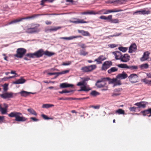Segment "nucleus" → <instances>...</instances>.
<instances>
[{"mask_svg":"<svg viewBox=\"0 0 151 151\" xmlns=\"http://www.w3.org/2000/svg\"><path fill=\"white\" fill-rule=\"evenodd\" d=\"M55 54L52 52H49L47 50L44 51L42 49H40L33 53H29L26 54V56L30 58H39L42 56L44 55L47 57H50Z\"/></svg>","mask_w":151,"mask_h":151,"instance_id":"nucleus-1","label":"nucleus"},{"mask_svg":"<svg viewBox=\"0 0 151 151\" xmlns=\"http://www.w3.org/2000/svg\"><path fill=\"white\" fill-rule=\"evenodd\" d=\"M104 11H106V12H104L103 13L104 14H107L109 13L112 12H116L123 11V10L118 9H115L114 10H106L103 9L100 10L99 12H96L93 11H87L86 12H82L81 13V14L85 15V14H89V15H95L96 14H100V12H103Z\"/></svg>","mask_w":151,"mask_h":151,"instance_id":"nucleus-2","label":"nucleus"},{"mask_svg":"<svg viewBox=\"0 0 151 151\" xmlns=\"http://www.w3.org/2000/svg\"><path fill=\"white\" fill-rule=\"evenodd\" d=\"M10 117H15V121L17 122H24L27 120V119L22 116V114L19 112L13 111L8 114Z\"/></svg>","mask_w":151,"mask_h":151,"instance_id":"nucleus-3","label":"nucleus"},{"mask_svg":"<svg viewBox=\"0 0 151 151\" xmlns=\"http://www.w3.org/2000/svg\"><path fill=\"white\" fill-rule=\"evenodd\" d=\"M26 52V50L24 48H20L17 49V53L14 56L17 58H22Z\"/></svg>","mask_w":151,"mask_h":151,"instance_id":"nucleus-4","label":"nucleus"},{"mask_svg":"<svg viewBox=\"0 0 151 151\" xmlns=\"http://www.w3.org/2000/svg\"><path fill=\"white\" fill-rule=\"evenodd\" d=\"M97 67L96 65H92L89 66L82 67L81 70L84 72H90L95 69Z\"/></svg>","mask_w":151,"mask_h":151,"instance_id":"nucleus-5","label":"nucleus"},{"mask_svg":"<svg viewBox=\"0 0 151 151\" xmlns=\"http://www.w3.org/2000/svg\"><path fill=\"white\" fill-rule=\"evenodd\" d=\"M107 81L106 78H101V80H98L95 84V85L98 88H103L106 85Z\"/></svg>","mask_w":151,"mask_h":151,"instance_id":"nucleus-6","label":"nucleus"},{"mask_svg":"<svg viewBox=\"0 0 151 151\" xmlns=\"http://www.w3.org/2000/svg\"><path fill=\"white\" fill-rule=\"evenodd\" d=\"M129 81L132 83H136L138 82V77L136 74L133 73L131 74L129 77Z\"/></svg>","mask_w":151,"mask_h":151,"instance_id":"nucleus-7","label":"nucleus"},{"mask_svg":"<svg viewBox=\"0 0 151 151\" xmlns=\"http://www.w3.org/2000/svg\"><path fill=\"white\" fill-rule=\"evenodd\" d=\"M39 26H32L31 27L28 28L26 31V32L28 33H33L37 32H39V30L38 29Z\"/></svg>","mask_w":151,"mask_h":151,"instance_id":"nucleus-8","label":"nucleus"},{"mask_svg":"<svg viewBox=\"0 0 151 151\" xmlns=\"http://www.w3.org/2000/svg\"><path fill=\"white\" fill-rule=\"evenodd\" d=\"M112 65L111 61H106L104 63L101 67L103 70H106Z\"/></svg>","mask_w":151,"mask_h":151,"instance_id":"nucleus-9","label":"nucleus"},{"mask_svg":"<svg viewBox=\"0 0 151 151\" xmlns=\"http://www.w3.org/2000/svg\"><path fill=\"white\" fill-rule=\"evenodd\" d=\"M70 22L77 24L80 23H87L88 22L84 21L83 19H79L74 18L70 20Z\"/></svg>","mask_w":151,"mask_h":151,"instance_id":"nucleus-10","label":"nucleus"},{"mask_svg":"<svg viewBox=\"0 0 151 151\" xmlns=\"http://www.w3.org/2000/svg\"><path fill=\"white\" fill-rule=\"evenodd\" d=\"M122 90V88L115 89L114 91V92L111 94L112 96L115 97L120 95L121 92Z\"/></svg>","mask_w":151,"mask_h":151,"instance_id":"nucleus-11","label":"nucleus"},{"mask_svg":"<svg viewBox=\"0 0 151 151\" xmlns=\"http://www.w3.org/2000/svg\"><path fill=\"white\" fill-rule=\"evenodd\" d=\"M13 93L12 92H6L5 93L0 94V96L4 99L11 98L13 97Z\"/></svg>","mask_w":151,"mask_h":151,"instance_id":"nucleus-12","label":"nucleus"},{"mask_svg":"<svg viewBox=\"0 0 151 151\" xmlns=\"http://www.w3.org/2000/svg\"><path fill=\"white\" fill-rule=\"evenodd\" d=\"M130 56L128 54H125L122 55L120 60L122 62H127L130 60Z\"/></svg>","mask_w":151,"mask_h":151,"instance_id":"nucleus-13","label":"nucleus"},{"mask_svg":"<svg viewBox=\"0 0 151 151\" xmlns=\"http://www.w3.org/2000/svg\"><path fill=\"white\" fill-rule=\"evenodd\" d=\"M112 54L115 56V58L116 60H120L122 55V53L119 51H116L112 52Z\"/></svg>","mask_w":151,"mask_h":151,"instance_id":"nucleus-14","label":"nucleus"},{"mask_svg":"<svg viewBox=\"0 0 151 151\" xmlns=\"http://www.w3.org/2000/svg\"><path fill=\"white\" fill-rule=\"evenodd\" d=\"M106 59V58L103 55L99 56L97 58L95 59L94 61L96 62L97 64H100L102 63V61Z\"/></svg>","mask_w":151,"mask_h":151,"instance_id":"nucleus-15","label":"nucleus"},{"mask_svg":"<svg viewBox=\"0 0 151 151\" xmlns=\"http://www.w3.org/2000/svg\"><path fill=\"white\" fill-rule=\"evenodd\" d=\"M147 104V103L145 101H141L139 102H137L134 104V105L138 106V108H145L146 106V105Z\"/></svg>","mask_w":151,"mask_h":151,"instance_id":"nucleus-16","label":"nucleus"},{"mask_svg":"<svg viewBox=\"0 0 151 151\" xmlns=\"http://www.w3.org/2000/svg\"><path fill=\"white\" fill-rule=\"evenodd\" d=\"M81 78L82 81L81 82H78L77 84V86H81L84 84H86L87 83L86 82L90 80V78L88 77L83 78Z\"/></svg>","mask_w":151,"mask_h":151,"instance_id":"nucleus-17","label":"nucleus"},{"mask_svg":"<svg viewBox=\"0 0 151 151\" xmlns=\"http://www.w3.org/2000/svg\"><path fill=\"white\" fill-rule=\"evenodd\" d=\"M150 52L148 51L145 52L142 57L141 58V60L142 61H145L147 60L149 58Z\"/></svg>","mask_w":151,"mask_h":151,"instance_id":"nucleus-18","label":"nucleus"},{"mask_svg":"<svg viewBox=\"0 0 151 151\" xmlns=\"http://www.w3.org/2000/svg\"><path fill=\"white\" fill-rule=\"evenodd\" d=\"M127 77V74L124 72L123 71L122 73L118 74L116 76V78L120 79H123L126 78Z\"/></svg>","mask_w":151,"mask_h":151,"instance_id":"nucleus-19","label":"nucleus"},{"mask_svg":"<svg viewBox=\"0 0 151 151\" xmlns=\"http://www.w3.org/2000/svg\"><path fill=\"white\" fill-rule=\"evenodd\" d=\"M137 47L136 44L134 43L131 44L129 48V53H132L134 52L137 50Z\"/></svg>","mask_w":151,"mask_h":151,"instance_id":"nucleus-20","label":"nucleus"},{"mask_svg":"<svg viewBox=\"0 0 151 151\" xmlns=\"http://www.w3.org/2000/svg\"><path fill=\"white\" fill-rule=\"evenodd\" d=\"M73 86V84H68L66 83H61L60 85V88H63L69 87H72Z\"/></svg>","mask_w":151,"mask_h":151,"instance_id":"nucleus-21","label":"nucleus"},{"mask_svg":"<svg viewBox=\"0 0 151 151\" xmlns=\"http://www.w3.org/2000/svg\"><path fill=\"white\" fill-rule=\"evenodd\" d=\"M78 33L81 34L83 36H90L91 35L88 32L84 30H78Z\"/></svg>","mask_w":151,"mask_h":151,"instance_id":"nucleus-22","label":"nucleus"},{"mask_svg":"<svg viewBox=\"0 0 151 151\" xmlns=\"http://www.w3.org/2000/svg\"><path fill=\"white\" fill-rule=\"evenodd\" d=\"M81 36H70L69 37H60V39H64V40H72L73 39L76 38L78 37H81Z\"/></svg>","mask_w":151,"mask_h":151,"instance_id":"nucleus-23","label":"nucleus"},{"mask_svg":"<svg viewBox=\"0 0 151 151\" xmlns=\"http://www.w3.org/2000/svg\"><path fill=\"white\" fill-rule=\"evenodd\" d=\"M125 0H114L113 5L115 6H118L124 4L123 2L125 1Z\"/></svg>","mask_w":151,"mask_h":151,"instance_id":"nucleus-24","label":"nucleus"},{"mask_svg":"<svg viewBox=\"0 0 151 151\" xmlns=\"http://www.w3.org/2000/svg\"><path fill=\"white\" fill-rule=\"evenodd\" d=\"M26 81L22 78L19 79L17 80L14 82L13 83L14 84H20L24 83Z\"/></svg>","mask_w":151,"mask_h":151,"instance_id":"nucleus-25","label":"nucleus"},{"mask_svg":"<svg viewBox=\"0 0 151 151\" xmlns=\"http://www.w3.org/2000/svg\"><path fill=\"white\" fill-rule=\"evenodd\" d=\"M23 19H24V18L14 19L9 22L7 25H9L18 22L22 21Z\"/></svg>","mask_w":151,"mask_h":151,"instance_id":"nucleus-26","label":"nucleus"},{"mask_svg":"<svg viewBox=\"0 0 151 151\" xmlns=\"http://www.w3.org/2000/svg\"><path fill=\"white\" fill-rule=\"evenodd\" d=\"M47 14H45V15H47ZM44 14H35L32 15V16H29L25 17H24V19H33L35 18L36 17H37L42 15H44Z\"/></svg>","mask_w":151,"mask_h":151,"instance_id":"nucleus-27","label":"nucleus"},{"mask_svg":"<svg viewBox=\"0 0 151 151\" xmlns=\"http://www.w3.org/2000/svg\"><path fill=\"white\" fill-rule=\"evenodd\" d=\"M54 105L52 104H44L42 106V108H43L48 109L54 106Z\"/></svg>","mask_w":151,"mask_h":151,"instance_id":"nucleus-28","label":"nucleus"},{"mask_svg":"<svg viewBox=\"0 0 151 151\" xmlns=\"http://www.w3.org/2000/svg\"><path fill=\"white\" fill-rule=\"evenodd\" d=\"M22 96L26 97L29 95V93L25 91H23L19 93Z\"/></svg>","mask_w":151,"mask_h":151,"instance_id":"nucleus-29","label":"nucleus"},{"mask_svg":"<svg viewBox=\"0 0 151 151\" xmlns=\"http://www.w3.org/2000/svg\"><path fill=\"white\" fill-rule=\"evenodd\" d=\"M69 72V70H65L63 71L60 72H55V75H56V76L55 77V78H56L57 76H58L62 74H65L68 73Z\"/></svg>","mask_w":151,"mask_h":151,"instance_id":"nucleus-30","label":"nucleus"},{"mask_svg":"<svg viewBox=\"0 0 151 151\" xmlns=\"http://www.w3.org/2000/svg\"><path fill=\"white\" fill-rule=\"evenodd\" d=\"M86 84H84L83 85V86H81V90L85 91H88L91 90V89L89 87L87 86L86 85Z\"/></svg>","mask_w":151,"mask_h":151,"instance_id":"nucleus-31","label":"nucleus"},{"mask_svg":"<svg viewBox=\"0 0 151 151\" xmlns=\"http://www.w3.org/2000/svg\"><path fill=\"white\" fill-rule=\"evenodd\" d=\"M27 111L31 114L37 116V114L36 112L32 108H30L27 109Z\"/></svg>","mask_w":151,"mask_h":151,"instance_id":"nucleus-32","label":"nucleus"},{"mask_svg":"<svg viewBox=\"0 0 151 151\" xmlns=\"http://www.w3.org/2000/svg\"><path fill=\"white\" fill-rule=\"evenodd\" d=\"M118 68L116 67H113L111 68L110 69L108 70L109 73H111L117 71Z\"/></svg>","mask_w":151,"mask_h":151,"instance_id":"nucleus-33","label":"nucleus"},{"mask_svg":"<svg viewBox=\"0 0 151 151\" xmlns=\"http://www.w3.org/2000/svg\"><path fill=\"white\" fill-rule=\"evenodd\" d=\"M115 113L118 114H124L125 111L124 110L122 109H120L116 111Z\"/></svg>","mask_w":151,"mask_h":151,"instance_id":"nucleus-34","label":"nucleus"},{"mask_svg":"<svg viewBox=\"0 0 151 151\" xmlns=\"http://www.w3.org/2000/svg\"><path fill=\"white\" fill-rule=\"evenodd\" d=\"M7 109L4 108L2 107V106L0 108V112L2 114H7Z\"/></svg>","mask_w":151,"mask_h":151,"instance_id":"nucleus-35","label":"nucleus"},{"mask_svg":"<svg viewBox=\"0 0 151 151\" xmlns=\"http://www.w3.org/2000/svg\"><path fill=\"white\" fill-rule=\"evenodd\" d=\"M139 67L141 69H147L149 68V65L147 63H146L140 65Z\"/></svg>","mask_w":151,"mask_h":151,"instance_id":"nucleus-36","label":"nucleus"},{"mask_svg":"<svg viewBox=\"0 0 151 151\" xmlns=\"http://www.w3.org/2000/svg\"><path fill=\"white\" fill-rule=\"evenodd\" d=\"M106 79L107 81H109L110 83H115V82L116 81L117 78H113L111 79L109 78H106Z\"/></svg>","mask_w":151,"mask_h":151,"instance_id":"nucleus-37","label":"nucleus"},{"mask_svg":"<svg viewBox=\"0 0 151 151\" xmlns=\"http://www.w3.org/2000/svg\"><path fill=\"white\" fill-rule=\"evenodd\" d=\"M117 66L120 68L128 69V65L126 64H118Z\"/></svg>","mask_w":151,"mask_h":151,"instance_id":"nucleus-38","label":"nucleus"},{"mask_svg":"<svg viewBox=\"0 0 151 151\" xmlns=\"http://www.w3.org/2000/svg\"><path fill=\"white\" fill-rule=\"evenodd\" d=\"M75 99H73V98L72 97H65V98H59L58 99L59 100H74Z\"/></svg>","mask_w":151,"mask_h":151,"instance_id":"nucleus-39","label":"nucleus"},{"mask_svg":"<svg viewBox=\"0 0 151 151\" xmlns=\"http://www.w3.org/2000/svg\"><path fill=\"white\" fill-rule=\"evenodd\" d=\"M142 81L146 84L151 85V80H149L146 78H145L142 80Z\"/></svg>","mask_w":151,"mask_h":151,"instance_id":"nucleus-40","label":"nucleus"},{"mask_svg":"<svg viewBox=\"0 0 151 151\" xmlns=\"http://www.w3.org/2000/svg\"><path fill=\"white\" fill-rule=\"evenodd\" d=\"M91 95L93 96H96L99 95V93L95 91H92L90 93Z\"/></svg>","mask_w":151,"mask_h":151,"instance_id":"nucleus-41","label":"nucleus"},{"mask_svg":"<svg viewBox=\"0 0 151 151\" xmlns=\"http://www.w3.org/2000/svg\"><path fill=\"white\" fill-rule=\"evenodd\" d=\"M138 68L137 66H128V69H130L131 70H137Z\"/></svg>","mask_w":151,"mask_h":151,"instance_id":"nucleus-42","label":"nucleus"},{"mask_svg":"<svg viewBox=\"0 0 151 151\" xmlns=\"http://www.w3.org/2000/svg\"><path fill=\"white\" fill-rule=\"evenodd\" d=\"M88 52H87L85 51L84 50H80V54L81 55H83L84 56H85L86 55H88Z\"/></svg>","mask_w":151,"mask_h":151,"instance_id":"nucleus-43","label":"nucleus"},{"mask_svg":"<svg viewBox=\"0 0 151 151\" xmlns=\"http://www.w3.org/2000/svg\"><path fill=\"white\" fill-rule=\"evenodd\" d=\"M150 13V11L149 10H146L142 9V15L148 14Z\"/></svg>","mask_w":151,"mask_h":151,"instance_id":"nucleus-44","label":"nucleus"},{"mask_svg":"<svg viewBox=\"0 0 151 151\" xmlns=\"http://www.w3.org/2000/svg\"><path fill=\"white\" fill-rule=\"evenodd\" d=\"M120 51H122L123 52H126L128 49L127 48L125 47H119L118 48Z\"/></svg>","mask_w":151,"mask_h":151,"instance_id":"nucleus-45","label":"nucleus"},{"mask_svg":"<svg viewBox=\"0 0 151 151\" xmlns=\"http://www.w3.org/2000/svg\"><path fill=\"white\" fill-rule=\"evenodd\" d=\"M148 111V109H147V110L142 111L141 112V113L143 115L145 116L146 115H147L148 114H149V112Z\"/></svg>","mask_w":151,"mask_h":151,"instance_id":"nucleus-46","label":"nucleus"},{"mask_svg":"<svg viewBox=\"0 0 151 151\" xmlns=\"http://www.w3.org/2000/svg\"><path fill=\"white\" fill-rule=\"evenodd\" d=\"M72 90L67 91V90H63L61 91H59V92L60 93L62 94V93H69L72 92Z\"/></svg>","mask_w":151,"mask_h":151,"instance_id":"nucleus-47","label":"nucleus"},{"mask_svg":"<svg viewBox=\"0 0 151 151\" xmlns=\"http://www.w3.org/2000/svg\"><path fill=\"white\" fill-rule=\"evenodd\" d=\"M133 14H142V9L140 10H138L135 12Z\"/></svg>","mask_w":151,"mask_h":151,"instance_id":"nucleus-48","label":"nucleus"},{"mask_svg":"<svg viewBox=\"0 0 151 151\" xmlns=\"http://www.w3.org/2000/svg\"><path fill=\"white\" fill-rule=\"evenodd\" d=\"M8 85L6 83L4 84L3 85V89L4 91H6L8 89Z\"/></svg>","mask_w":151,"mask_h":151,"instance_id":"nucleus-49","label":"nucleus"},{"mask_svg":"<svg viewBox=\"0 0 151 151\" xmlns=\"http://www.w3.org/2000/svg\"><path fill=\"white\" fill-rule=\"evenodd\" d=\"M111 23H119V20L116 19H112Z\"/></svg>","mask_w":151,"mask_h":151,"instance_id":"nucleus-50","label":"nucleus"},{"mask_svg":"<svg viewBox=\"0 0 151 151\" xmlns=\"http://www.w3.org/2000/svg\"><path fill=\"white\" fill-rule=\"evenodd\" d=\"M137 108L136 107L133 106L129 107V109L130 111H135Z\"/></svg>","mask_w":151,"mask_h":151,"instance_id":"nucleus-51","label":"nucleus"},{"mask_svg":"<svg viewBox=\"0 0 151 151\" xmlns=\"http://www.w3.org/2000/svg\"><path fill=\"white\" fill-rule=\"evenodd\" d=\"M122 84V83L120 81H116L115 82V84H114V86L117 85H120Z\"/></svg>","mask_w":151,"mask_h":151,"instance_id":"nucleus-52","label":"nucleus"},{"mask_svg":"<svg viewBox=\"0 0 151 151\" xmlns=\"http://www.w3.org/2000/svg\"><path fill=\"white\" fill-rule=\"evenodd\" d=\"M42 116L45 119H51V118L48 117L47 116L45 115V114H43L42 115Z\"/></svg>","mask_w":151,"mask_h":151,"instance_id":"nucleus-53","label":"nucleus"},{"mask_svg":"<svg viewBox=\"0 0 151 151\" xmlns=\"http://www.w3.org/2000/svg\"><path fill=\"white\" fill-rule=\"evenodd\" d=\"M72 63V62L71 61H68L67 63H63L62 64V65H69Z\"/></svg>","mask_w":151,"mask_h":151,"instance_id":"nucleus-54","label":"nucleus"},{"mask_svg":"<svg viewBox=\"0 0 151 151\" xmlns=\"http://www.w3.org/2000/svg\"><path fill=\"white\" fill-rule=\"evenodd\" d=\"M88 98V97H83V98H73V99H74V100H83L85 99H86Z\"/></svg>","mask_w":151,"mask_h":151,"instance_id":"nucleus-55","label":"nucleus"},{"mask_svg":"<svg viewBox=\"0 0 151 151\" xmlns=\"http://www.w3.org/2000/svg\"><path fill=\"white\" fill-rule=\"evenodd\" d=\"M60 27H55L53 29H50V31H56L57 30L60 29Z\"/></svg>","mask_w":151,"mask_h":151,"instance_id":"nucleus-56","label":"nucleus"},{"mask_svg":"<svg viewBox=\"0 0 151 151\" xmlns=\"http://www.w3.org/2000/svg\"><path fill=\"white\" fill-rule=\"evenodd\" d=\"M112 15H109L106 17V20H109L111 22L112 19Z\"/></svg>","mask_w":151,"mask_h":151,"instance_id":"nucleus-57","label":"nucleus"},{"mask_svg":"<svg viewBox=\"0 0 151 151\" xmlns=\"http://www.w3.org/2000/svg\"><path fill=\"white\" fill-rule=\"evenodd\" d=\"M103 87V88L102 89V91H106L108 89V87L107 84L105 85V86H104Z\"/></svg>","mask_w":151,"mask_h":151,"instance_id":"nucleus-58","label":"nucleus"},{"mask_svg":"<svg viewBox=\"0 0 151 151\" xmlns=\"http://www.w3.org/2000/svg\"><path fill=\"white\" fill-rule=\"evenodd\" d=\"M117 46V45L115 44H111L109 45V47L111 48H114Z\"/></svg>","mask_w":151,"mask_h":151,"instance_id":"nucleus-59","label":"nucleus"},{"mask_svg":"<svg viewBox=\"0 0 151 151\" xmlns=\"http://www.w3.org/2000/svg\"><path fill=\"white\" fill-rule=\"evenodd\" d=\"M99 18L101 19L106 20V17L104 16H102L100 17Z\"/></svg>","mask_w":151,"mask_h":151,"instance_id":"nucleus-60","label":"nucleus"},{"mask_svg":"<svg viewBox=\"0 0 151 151\" xmlns=\"http://www.w3.org/2000/svg\"><path fill=\"white\" fill-rule=\"evenodd\" d=\"M146 75L148 78H151V72L146 73Z\"/></svg>","mask_w":151,"mask_h":151,"instance_id":"nucleus-61","label":"nucleus"},{"mask_svg":"<svg viewBox=\"0 0 151 151\" xmlns=\"http://www.w3.org/2000/svg\"><path fill=\"white\" fill-rule=\"evenodd\" d=\"M30 119H32V120L33 121H38V119L36 118H35V117H31L30 118Z\"/></svg>","mask_w":151,"mask_h":151,"instance_id":"nucleus-62","label":"nucleus"},{"mask_svg":"<svg viewBox=\"0 0 151 151\" xmlns=\"http://www.w3.org/2000/svg\"><path fill=\"white\" fill-rule=\"evenodd\" d=\"M81 47L82 48H84L86 47V46L85 44H83L80 45Z\"/></svg>","mask_w":151,"mask_h":151,"instance_id":"nucleus-63","label":"nucleus"},{"mask_svg":"<svg viewBox=\"0 0 151 151\" xmlns=\"http://www.w3.org/2000/svg\"><path fill=\"white\" fill-rule=\"evenodd\" d=\"M148 109V112H149V114H150L149 115H148V116L149 117H150V116H151V108H149Z\"/></svg>","mask_w":151,"mask_h":151,"instance_id":"nucleus-64","label":"nucleus"}]
</instances>
